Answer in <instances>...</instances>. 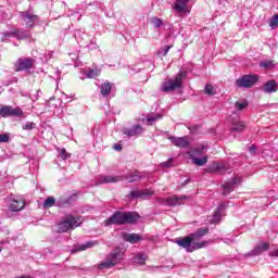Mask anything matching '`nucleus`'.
I'll return each instance as SVG.
<instances>
[{
	"instance_id": "f257e3e1",
	"label": "nucleus",
	"mask_w": 278,
	"mask_h": 278,
	"mask_svg": "<svg viewBox=\"0 0 278 278\" xmlns=\"http://www.w3.org/2000/svg\"><path fill=\"white\" fill-rule=\"evenodd\" d=\"M140 218V214L138 212H123L116 211L112 216H110L105 222V227H110L112 225H136Z\"/></svg>"
},
{
	"instance_id": "f03ea898",
	"label": "nucleus",
	"mask_w": 278,
	"mask_h": 278,
	"mask_svg": "<svg viewBox=\"0 0 278 278\" xmlns=\"http://www.w3.org/2000/svg\"><path fill=\"white\" fill-rule=\"evenodd\" d=\"M124 179H126L128 184H134L136 181H140L142 176H140V172L138 170L121 176L101 175L98 177V184H118V181H124Z\"/></svg>"
},
{
	"instance_id": "7ed1b4c3",
	"label": "nucleus",
	"mask_w": 278,
	"mask_h": 278,
	"mask_svg": "<svg viewBox=\"0 0 278 278\" xmlns=\"http://www.w3.org/2000/svg\"><path fill=\"white\" fill-rule=\"evenodd\" d=\"M123 257H125L123 249L119 247L114 248L111 253L108 254L105 261L98 265V269L103 270L104 268H114L116 264H121V262H123Z\"/></svg>"
},
{
	"instance_id": "20e7f679",
	"label": "nucleus",
	"mask_w": 278,
	"mask_h": 278,
	"mask_svg": "<svg viewBox=\"0 0 278 278\" xmlns=\"http://www.w3.org/2000/svg\"><path fill=\"white\" fill-rule=\"evenodd\" d=\"M188 78V72L179 71L174 79L164 81L161 85L162 92H173L174 90H179L184 86V79Z\"/></svg>"
},
{
	"instance_id": "39448f33",
	"label": "nucleus",
	"mask_w": 278,
	"mask_h": 278,
	"mask_svg": "<svg viewBox=\"0 0 278 278\" xmlns=\"http://www.w3.org/2000/svg\"><path fill=\"white\" fill-rule=\"evenodd\" d=\"M175 243L178 244V247H181V249H185L187 253H192L194 251H199V249L207 247V241L192 242L190 235L185 238L176 239Z\"/></svg>"
},
{
	"instance_id": "423d86ee",
	"label": "nucleus",
	"mask_w": 278,
	"mask_h": 278,
	"mask_svg": "<svg viewBox=\"0 0 278 278\" xmlns=\"http://www.w3.org/2000/svg\"><path fill=\"white\" fill-rule=\"evenodd\" d=\"M257 81H260V76L255 74L242 75L236 80L235 86L237 88H253Z\"/></svg>"
},
{
	"instance_id": "0eeeda50",
	"label": "nucleus",
	"mask_w": 278,
	"mask_h": 278,
	"mask_svg": "<svg viewBox=\"0 0 278 278\" xmlns=\"http://www.w3.org/2000/svg\"><path fill=\"white\" fill-rule=\"evenodd\" d=\"M79 217L70 216L64 220L59 223V232L66 233L70 229H74L75 227H79Z\"/></svg>"
},
{
	"instance_id": "6e6552de",
	"label": "nucleus",
	"mask_w": 278,
	"mask_h": 278,
	"mask_svg": "<svg viewBox=\"0 0 278 278\" xmlns=\"http://www.w3.org/2000/svg\"><path fill=\"white\" fill-rule=\"evenodd\" d=\"M34 64H36V60L33 58H20L14 65V71L15 73H21L23 71L29 73V70L34 68Z\"/></svg>"
},
{
	"instance_id": "1a4fd4ad",
	"label": "nucleus",
	"mask_w": 278,
	"mask_h": 278,
	"mask_svg": "<svg viewBox=\"0 0 278 278\" xmlns=\"http://www.w3.org/2000/svg\"><path fill=\"white\" fill-rule=\"evenodd\" d=\"M0 116L2 118H9V117H14V118H21L23 116V109L16 106H10L5 105L0 108Z\"/></svg>"
},
{
	"instance_id": "9d476101",
	"label": "nucleus",
	"mask_w": 278,
	"mask_h": 278,
	"mask_svg": "<svg viewBox=\"0 0 278 278\" xmlns=\"http://www.w3.org/2000/svg\"><path fill=\"white\" fill-rule=\"evenodd\" d=\"M238 184H242L241 177H233L231 180L225 182L223 185V194L224 197H227L228 194H231L238 187Z\"/></svg>"
},
{
	"instance_id": "9b49d317",
	"label": "nucleus",
	"mask_w": 278,
	"mask_h": 278,
	"mask_svg": "<svg viewBox=\"0 0 278 278\" xmlns=\"http://www.w3.org/2000/svg\"><path fill=\"white\" fill-rule=\"evenodd\" d=\"M20 16L22 21H24L26 28L29 29L31 27H35L37 21H38V15L33 14L29 11H23L20 13Z\"/></svg>"
},
{
	"instance_id": "f8f14e48",
	"label": "nucleus",
	"mask_w": 278,
	"mask_h": 278,
	"mask_svg": "<svg viewBox=\"0 0 278 278\" xmlns=\"http://www.w3.org/2000/svg\"><path fill=\"white\" fill-rule=\"evenodd\" d=\"M153 194H155V192L150 189L131 190L127 195V199H142L144 201L149 199V197H153Z\"/></svg>"
},
{
	"instance_id": "ddd939ff",
	"label": "nucleus",
	"mask_w": 278,
	"mask_h": 278,
	"mask_svg": "<svg viewBox=\"0 0 278 278\" xmlns=\"http://www.w3.org/2000/svg\"><path fill=\"white\" fill-rule=\"evenodd\" d=\"M168 140L174 144V147H178V149H188L190 147V140L188 136L185 137H174L169 136Z\"/></svg>"
},
{
	"instance_id": "4468645a",
	"label": "nucleus",
	"mask_w": 278,
	"mask_h": 278,
	"mask_svg": "<svg viewBox=\"0 0 278 278\" xmlns=\"http://www.w3.org/2000/svg\"><path fill=\"white\" fill-rule=\"evenodd\" d=\"M143 131L144 128L140 124L134 125L131 128L123 129L124 136H127L128 138H138V136H142Z\"/></svg>"
},
{
	"instance_id": "2eb2a0df",
	"label": "nucleus",
	"mask_w": 278,
	"mask_h": 278,
	"mask_svg": "<svg viewBox=\"0 0 278 278\" xmlns=\"http://www.w3.org/2000/svg\"><path fill=\"white\" fill-rule=\"evenodd\" d=\"M78 197L79 193H73L68 197H60L56 201V205L58 207H68V205H73V203H76Z\"/></svg>"
},
{
	"instance_id": "dca6fc26",
	"label": "nucleus",
	"mask_w": 278,
	"mask_h": 278,
	"mask_svg": "<svg viewBox=\"0 0 278 278\" xmlns=\"http://www.w3.org/2000/svg\"><path fill=\"white\" fill-rule=\"evenodd\" d=\"M9 210L11 212H21L22 210H25V199L21 197H14L11 199Z\"/></svg>"
},
{
	"instance_id": "f3484780",
	"label": "nucleus",
	"mask_w": 278,
	"mask_h": 278,
	"mask_svg": "<svg viewBox=\"0 0 278 278\" xmlns=\"http://www.w3.org/2000/svg\"><path fill=\"white\" fill-rule=\"evenodd\" d=\"M188 199H190L188 195L169 197L165 200V205H168V207H177V205H184V201H188Z\"/></svg>"
},
{
	"instance_id": "a211bd4d",
	"label": "nucleus",
	"mask_w": 278,
	"mask_h": 278,
	"mask_svg": "<svg viewBox=\"0 0 278 278\" xmlns=\"http://www.w3.org/2000/svg\"><path fill=\"white\" fill-rule=\"evenodd\" d=\"M122 238L125 242H129L130 244H138V242H141V240H144L141 235L139 233H129V232H124L122 235Z\"/></svg>"
},
{
	"instance_id": "6ab92c4d",
	"label": "nucleus",
	"mask_w": 278,
	"mask_h": 278,
	"mask_svg": "<svg viewBox=\"0 0 278 278\" xmlns=\"http://www.w3.org/2000/svg\"><path fill=\"white\" fill-rule=\"evenodd\" d=\"M270 249V244L268 242H263L258 245H256L250 253H248L247 255L249 257H253V256H257V255H262L264 253V251H268Z\"/></svg>"
},
{
	"instance_id": "aec40b11",
	"label": "nucleus",
	"mask_w": 278,
	"mask_h": 278,
	"mask_svg": "<svg viewBox=\"0 0 278 278\" xmlns=\"http://www.w3.org/2000/svg\"><path fill=\"white\" fill-rule=\"evenodd\" d=\"M207 233H210V227H203L199 228L195 232L190 233L189 238L191 239V242H199V240L207 236Z\"/></svg>"
},
{
	"instance_id": "412c9836",
	"label": "nucleus",
	"mask_w": 278,
	"mask_h": 278,
	"mask_svg": "<svg viewBox=\"0 0 278 278\" xmlns=\"http://www.w3.org/2000/svg\"><path fill=\"white\" fill-rule=\"evenodd\" d=\"M190 0H176L174 3V10L178 12V14H184V12H190L188 9V3Z\"/></svg>"
},
{
	"instance_id": "4be33fe9",
	"label": "nucleus",
	"mask_w": 278,
	"mask_h": 278,
	"mask_svg": "<svg viewBox=\"0 0 278 278\" xmlns=\"http://www.w3.org/2000/svg\"><path fill=\"white\" fill-rule=\"evenodd\" d=\"M277 80H268L263 86V92H266V94H273V92H277Z\"/></svg>"
},
{
	"instance_id": "5701e85b",
	"label": "nucleus",
	"mask_w": 278,
	"mask_h": 278,
	"mask_svg": "<svg viewBox=\"0 0 278 278\" xmlns=\"http://www.w3.org/2000/svg\"><path fill=\"white\" fill-rule=\"evenodd\" d=\"M188 155L192 164H195V166H205V164H207V156H203L202 159L194 157V152L192 151H189Z\"/></svg>"
},
{
	"instance_id": "b1692460",
	"label": "nucleus",
	"mask_w": 278,
	"mask_h": 278,
	"mask_svg": "<svg viewBox=\"0 0 278 278\" xmlns=\"http://www.w3.org/2000/svg\"><path fill=\"white\" fill-rule=\"evenodd\" d=\"M227 207V204L220 203L217 208L214 211L213 218L211 219V223L214 225L220 223V212Z\"/></svg>"
},
{
	"instance_id": "393cba45",
	"label": "nucleus",
	"mask_w": 278,
	"mask_h": 278,
	"mask_svg": "<svg viewBox=\"0 0 278 278\" xmlns=\"http://www.w3.org/2000/svg\"><path fill=\"white\" fill-rule=\"evenodd\" d=\"M96 244H99V242L87 241L85 244L76 245L74 250H72V253H78V251H86V249H92V247H96Z\"/></svg>"
},
{
	"instance_id": "a878e982",
	"label": "nucleus",
	"mask_w": 278,
	"mask_h": 278,
	"mask_svg": "<svg viewBox=\"0 0 278 278\" xmlns=\"http://www.w3.org/2000/svg\"><path fill=\"white\" fill-rule=\"evenodd\" d=\"M100 92L102 97H109L112 92V83L105 81L104 84H102L100 87Z\"/></svg>"
},
{
	"instance_id": "bb28decb",
	"label": "nucleus",
	"mask_w": 278,
	"mask_h": 278,
	"mask_svg": "<svg viewBox=\"0 0 278 278\" xmlns=\"http://www.w3.org/2000/svg\"><path fill=\"white\" fill-rule=\"evenodd\" d=\"M132 263L138 264L139 266H144L147 264V256L146 254L138 253L132 257Z\"/></svg>"
},
{
	"instance_id": "cd10ccee",
	"label": "nucleus",
	"mask_w": 278,
	"mask_h": 278,
	"mask_svg": "<svg viewBox=\"0 0 278 278\" xmlns=\"http://www.w3.org/2000/svg\"><path fill=\"white\" fill-rule=\"evenodd\" d=\"M18 34V28H14L12 31L2 33L1 42H5L8 38H16Z\"/></svg>"
},
{
	"instance_id": "c85d7f7f",
	"label": "nucleus",
	"mask_w": 278,
	"mask_h": 278,
	"mask_svg": "<svg viewBox=\"0 0 278 278\" xmlns=\"http://www.w3.org/2000/svg\"><path fill=\"white\" fill-rule=\"evenodd\" d=\"M243 129H247V125L244 124V122H236L232 124L230 131L240 134Z\"/></svg>"
},
{
	"instance_id": "c756f323",
	"label": "nucleus",
	"mask_w": 278,
	"mask_h": 278,
	"mask_svg": "<svg viewBox=\"0 0 278 278\" xmlns=\"http://www.w3.org/2000/svg\"><path fill=\"white\" fill-rule=\"evenodd\" d=\"M162 119V114L157 113V114H148L146 116V121L150 124L153 125V123H156V121Z\"/></svg>"
},
{
	"instance_id": "7c9ffc66",
	"label": "nucleus",
	"mask_w": 278,
	"mask_h": 278,
	"mask_svg": "<svg viewBox=\"0 0 278 278\" xmlns=\"http://www.w3.org/2000/svg\"><path fill=\"white\" fill-rule=\"evenodd\" d=\"M58 153H59L58 157H60L64 162H65V160H70V157H71V153H68L66 151V148H62V149L58 150Z\"/></svg>"
},
{
	"instance_id": "2f4dec72",
	"label": "nucleus",
	"mask_w": 278,
	"mask_h": 278,
	"mask_svg": "<svg viewBox=\"0 0 278 278\" xmlns=\"http://www.w3.org/2000/svg\"><path fill=\"white\" fill-rule=\"evenodd\" d=\"M204 92L208 97H214V94H216V88H214V86H212L211 84H206L204 87Z\"/></svg>"
},
{
	"instance_id": "473e14b6",
	"label": "nucleus",
	"mask_w": 278,
	"mask_h": 278,
	"mask_svg": "<svg viewBox=\"0 0 278 278\" xmlns=\"http://www.w3.org/2000/svg\"><path fill=\"white\" fill-rule=\"evenodd\" d=\"M55 205V198L48 197L43 202V208L49 210V207H53Z\"/></svg>"
},
{
	"instance_id": "72a5a7b5",
	"label": "nucleus",
	"mask_w": 278,
	"mask_h": 278,
	"mask_svg": "<svg viewBox=\"0 0 278 278\" xmlns=\"http://www.w3.org/2000/svg\"><path fill=\"white\" fill-rule=\"evenodd\" d=\"M101 75V70H89L86 73V76L88 77V79H94V77H99Z\"/></svg>"
},
{
	"instance_id": "f704fd0d",
	"label": "nucleus",
	"mask_w": 278,
	"mask_h": 278,
	"mask_svg": "<svg viewBox=\"0 0 278 278\" xmlns=\"http://www.w3.org/2000/svg\"><path fill=\"white\" fill-rule=\"evenodd\" d=\"M17 40H25L26 38H31V35L25 30H21L17 28Z\"/></svg>"
},
{
	"instance_id": "c9c22d12",
	"label": "nucleus",
	"mask_w": 278,
	"mask_h": 278,
	"mask_svg": "<svg viewBox=\"0 0 278 278\" xmlns=\"http://www.w3.org/2000/svg\"><path fill=\"white\" fill-rule=\"evenodd\" d=\"M172 47L173 46H164L157 50L156 54L162 55L163 58H166V55H168V51H170Z\"/></svg>"
},
{
	"instance_id": "e433bc0d",
	"label": "nucleus",
	"mask_w": 278,
	"mask_h": 278,
	"mask_svg": "<svg viewBox=\"0 0 278 278\" xmlns=\"http://www.w3.org/2000/svg\"><path fill=\"white\" fill-rule=\"evenodd\" d=\"M151 23L156 29H160V27H162V25H164V21H162V18H160V17H152Z\"/></svg>"
},
{
	"instance_id": "4c0bfd02",
	"label": "nucleus",
	"mask_w": 278,
	"mask_h": 278,
	"mask_svg": "<svg viewBox=\"0 0 278 278\" xmlns=\"http://www.w3.org/2000/svg\"><path fill=\"white\" fill-rule=\"evenodd\" d=\"M269 27H271V29H277V27H278V14L273 15V17L269 21Z\"/></svg>"
},
{
	"instance_id": "58836bf2",
	"label": "nucleus",
	"mask_w": 278,
	"mask_h": 278,
	"mask_svg": "<svg viewBox=\"0 0 278 278\" xmlns=\"http://www.w3.org/2000/svg\"><path fill=\"white\" fill-rule=\"evenodd\" d=\"M22 129H24L25 131H31V129H36V123L27 122L22 126Z\"/></svg>"
},
{
	"instance_id": "ea45409f",
	"label": "nucleus",
	"mask_w": 278,
	"mask_h": 278,
	"mask_svg": "<svg viewBox=\"0 0 278 278\" xmlns=\"http://www.w3.org/2000/svg\"><path fill=\"white\" fill-rule=\"evenodd\" d=\"M235 108H236L237 110H239L240 112H242V110L249 108V102H247V101H243V102H236Z\"/></svg>"
},
{
	"instance_id": "a19ab883",
	"label": "nucleus",
	"mask_w": 278,
	"mask_h": 278,
	"mask_svg": "<svg viewBox=\"0 0 278 278\" xmlns=\"http://www.w3.org/2000/svg\"><path fill=\"white\" fill-rule=\"evenodd\" d=\"M261 68H271L273 66V61H262L260 63Z\"/></svg>"
},
{
	"instance_id": "79ce46f5",
	"label": "nucleus",
	"mask_w": 278,
	"mask_h": 278,
	"mask_svg": "<svg viewBox=\"0 0 278 278\" xmlns=\"http://www.w3.org/2000/svg\"><path fill=\"white\" fill-rule=\"evenodd\" d=\"M0 142H10V135L1 134L0 135Z\"/></svg>"
},
{
	"instance_id": "37998d69",
	"label": "nucleus",
	"mask_w": 278,
	"mask_h": 278,
	"mask_svg": "<svg viewBox=\"0 0 278 278\" xmlns=\"http://www.w3.org/2000/svg\"><path fill=\"white\" fill-rule=\"evenodd\" d=\"M172 164H173V159H169L168 161L163 162L162 166L163 168H170Z\"/></svg>"
},
{
	"instance_id": "c03bdc74",
	"label": "nucleus",
	"mask_w": 278,
	"mask_h": 278,
	"mask_svg": "<svg viewBox=\"0 0 278 278\" xmlns=\"http://www.w3.org/2000/svg\"><path fill=\"white\" fill-rule=\"evenodd\" d=\"M188 129L191 134H197V131H199V125L189 126Z\"/></svg>"
},
{
	"instance_id": "a18cd8bd",
	"label": "nucleus",
	"mask_w": 278,
	"mask_h": 278,
	"mask_svg": "<svg viewBox=\"0 0 278 278\" xmlns=\"http://www.w3.org/2000/svg\"><path fill=\"white\" fill-rule=\"evenodd\" d=\"M215 170H227V167L225 166V164L217 163L215 166Z\"/></svg>"
},
{
	"instance_id": "49530a36",
	"label": "nucleus",
	"mask_w": 278,
	"mask_h": 278,
	"mask_svg": "<svg viewBox=\"0 0 278 278\" xmlns=\"http://www.w3.org/2000/svg\"><path fill=\"white\" fill-rule=\"evenodd\" d=\"M249 153H251V155H255V153H257V147L251 146L249 148Z\"/></svg>"
},
{
	"instance_id": "de8ad7c7",
	"label": "nucleus",
	"mask_w": 278,
	"mask_h": 278,
	"mask_svg": "<svg viewBox=\"0 0 278 278\" xmlns=\"http://www.w3.org/2000/svg\"><path fill=\"white\" fill-rule=\"evenodd\" d=\"M269 256L270 257H278V249L273 250L271 252H269Z\"/></svg>"
},
{
	"instance_id": "09e8293b",
	"label": "nucleus",
	"mask_w": 278,
	"mask_h": 278,
	"mask_svg": "<svg viewBox=\"0 0 278 278\" xmlns=\"http://www.w3.org/2000/svg\"><path fill=\"white\" fill-rule=\"evenodd\" d=\"M113 149H115V151H123V146L118 144V143H115L113 146Z\"/></svg>"
},
{
	"instance_id": "8fccbe9b",
	"label": "nucleus",
	"mask_w": 278,
	"mask_h": 278,
	"mask_svg": "<svg viewBox=\"0 0 278 278\" xmlns=\"http://www.w3.org/2000/svg\"><path fill=\"white\" fill-rule=\"evenodd\" d=\"M187 184H190V179H187L184 184V186H187Z\"/></svg>"
},
{
	"instance_id": "3c124183",
	"label": "nucleus",
	"mask_w": 278,
	"mask_h": 278,
	"mask_svg": "<svg viewBox=\"0 0 278 278\" xmlns=\"http://www.w3.org/2000/svg\"><path fill=\"white\" fill-rule=\"evenodd\" d=\"M0 253H1V248H0Z\"/></svg>"
}]
</instances>
